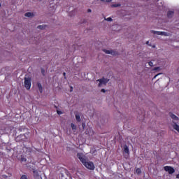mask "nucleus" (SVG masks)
<instances>
[{"label":"nucleus","mask_w":179,"mask_h":179,"mask_svg":"<svg viewBox=\"0 0 179 179\" xmlns=\"http://www.w3.org/2000/svg\"><path fill=\"white\" fill-rule=\"evenodd\" d=\"M164 170L165 171H167L169 174H174V173L176 172V170L174 169V168L169 166H164Z\"/></svg>","instance_id":"obj_4"},{"label":"nucleus","mask_w":179,"mask_h":179,"mask_svg":"<svg viewBox=\"0 0 179 179\" xmlns=\"http://www.w3.org/2000/svg\"><path fill=\"white\" fill-rule=\"evenodd\" d=\"M146 44H149V41H147V42H146Z\"/></svg>","instance_id":"obj_33"},{"label":"nucleus","mask_w":179,"mask_h":179,"mask_svg":"<svg viewBox=\"0 0 179 179\" xmlns=\"http://www.w3.org/2000/svg\"><path fill=\"white\" fill-rule=\"evenodd\" d=\"M124 157L127 159V155H124Z\"/></svg>","instance_id":"obj_35"},{"label":"nucleus","mask_w":179,"mask_h":179,"mask_svg":"<svg viewBox=\"0 0 179 179\" xmlns=\"http://www.w3.org/2000/svg\"><path fill=\"white\" fill-rule=\"evenodd\" d=\"M169 115H170L171 118H172V120H173V121H179V117H177L176 115L170 113Z\"/></svg>","instance_id":"obj_8"},{"label":"nucleus","mask_w":179,"mask_h":179,"mask_svg":"<svg viewBox=\"0 0 179 179\" xmlns=\"http://www.w3.org/2000/svg\"><path fill=\"white\" fill-rule=\"evenodd\" d=\"M0 7H1V3H0Z\"/></svg>","instance_id":"obj_37"},{"label":"nucleus","mask_w":179,"mask_h":179,"mask_svg":"<svg viewBox=\"0 0 179 179\" xmlns=\"http://www.w3.org/2000/svg\"><path fill=\"white\" fill-rule=\"evenodd\" d=\"M24 16H26V17H31L34 16V14H33V13L28 12L24 14Z\"/></svg>","instance_id":"obj_13"},{"label":"nucleus","mask_w":179,"mask_h":179,"mask_svg":"<svg viewBox=\"0 0 179 179\" xmlns=\"http://www.w3.org/2000/svg\"><path fill=\"white\" fill-rule=\"evenodd\" d=\"M63 76H64V79H66V73H65V72L63 73Z\"/></svg>","instance_id":"obj_27"},{"label":"nucleus","mask_w":179,"mask_h":179,"mask_svg":"<svg viewBox=\"0 0 179 179\" xmlns=\"http://www.w3.org/2000/svg\"><path fill=\"white\" fill-rule=\"evenodd\" d=\"M179 178V175L177 176V178Z\"/></svg>","instance_id":"obj_34"},{"label":"nucleus","mask_w":179,"mask_h":179,"mask_svg":"<svg viewBox=\"0 0 179 179\" xmlns=\"http://www.w3.org/2000/svg\"><path fill=\"white\" fill-rule=\"evenodd\" d=\"M33 173H34V178H36V179H39L40 178V171L34 169Z\"/></svg>","instance_id":"obj_6"},{"label":"nucleus","mask_w":179,"mask_h":179,"mask_svg":"<svg viewBox=\"0 0 179 179\" xmlns=\"http://www.w3.org/2000/svg\"><path fill=\"white\" fill-rule=\"evenodd\" d=\"M87 12H88V13H90L92 12V9L89 8V9L87 10Z\"/></svg>","instance_id":"obj_30"},{"label":"nucleus","mask_w":179,"mask_h":179,"mask_svg":"<svg viewBox=\"0 0 179 179\" xmlns=\"http://www.w3.org/2000/svg\"><path fill=\"white\" fill-rule=\"evenodd\" d=\"M148 64L150 66H153V62H149Z\"/></svg>","instance_id":"obj_24"},{"label":"nucleus","mask_w":179,"mask_h":179,"mask_svg":"<svg viewBox=\"0 0 179 179\" xmlns=\"http://www.w3.org/2000/svg\"><path fill=\"white\" fill-rule=\"evenodd\" d=\"M136 174H141L142 173V171L141 170V169L137 168L136 169Z\"/></svg>","instance_id":"obj_19"},{"label":"nucleus","mask_w":179,"mask_h":179,"mask_svg":"<svg viewBox=\"0 0 179 179\" xmlns=\"http://www.w3.org/2000/svg\"><path fill=\"white\" fill-rule=\"evenodd\" d=\"M73 87H71V90H70V92H73Z\"/></svg>","instance_id":"obj_31"},{"label":"nucleus","mask_w":179,"mask_h":179,"mask_svg":"<svg viewBox=\"0 0 179 179\" xmlns=\"http://www.w3.org/2000/svg\"><path fill=\"white\" fill-rule=\"evenodd\" d=\"M124 153H126L127 156H129V148H128V145H125L124 146Z\"/></svg>","instance_id":"obj_10"},{"label":"nucleus","mask_w":179,"mask_h":179,"mask_svg":"<svg viewBox=\"0 0 179 179\" xmlns=\"http://www.w3.org/2000/svg\"><path fill=\"white\" fill-rule=\"evenodd\" d=\"M57 113L59 115H61V114H62V112L59 111V110H57Z\"/></svg>","instance_id":"obj_26"},{"label":"nucleus","mask_w":179,"mask_h":179,"mask_svg":"<svg viewBox=\"0 0 179 179\" xmlns=\"http://www.w3.org/2000/svg\"><path fill=\"white\" fill-rule=\"evenodd\" d=\"M37 86L38 87L40 93H43V85H41V83H38Z\"/></svg>","instance_id":"obj_11"},{"label":"nucleus","mask_w":179,"mask_h":179,"mask_svg":"<svg viewBox=\"0 0 179 179\" xmlns=\"http://www.w3.org/2000/svg\"><path fill=\"white\" fill-rule=\"evenodd\" d=\"M173 15H174L173 11H168L167 17H173Z\"/></svg>","instance_id":"obj_14"},{"label":"nucleus","mask_w":179,"mask_h":179,"mask_svg":"<svg viewBox=\"0 0 179 179\" xmlns=\"http://www.w3.org/2000/svg\"><path fill=\"white\" fill-rule=\"evenodd\" d=\"M173 129H176V131H178L179 132V125L177 124V122H173Z\"/></svg>","instance_id":"obj_9"},{"label":"nucleus","mask_w":179,"mask_h":179,"mask_svg":"<svg viewBox=\"0 0 179 179\" xmlns=\"http://www.w3.org/2000/svg\"><path fill=\"white\" fill-rule=\"evenodd\" d=\"M20 179H29V178H27V176H26V175H22V176H21Z\"/></svg>","instance_id":"obj_21"},{"label":"nucleus","mask_w":179,"mask_h":179,"mask_svg":"<svg viewBox=\"0 0 179 179\" xmlns=\"http://www.w3.org/2000/svg\"><path fill=\"white\" fill-rule=\"evenodd\" d=\"M71 127L72 130L73 131V132H76V125H75V124H73V123H71Z\"/></svg>","instance_id":"obj_15"},{"label":"nucleus","mask_w":179,"mask_h":179,"mask_svg":"<svg viewBox=\"0 0 179 179\" xmlns=\"http://www.w3.org/2000/svg\"><path fill=\"white\" fill-rule=\"evenodd\" d=\"M102 2H111V0H101Z\"/></svg>","instance_id":"obj_23"},{"label":"nucleus","mask_w":179,"mask_h":179,"mask_svg":"<svg viewBox=\"0 0 179 179\" xmlns=\"http://www.w3.org/2000/svg\"><path fill=\"white\" fill-rule=\"evenodd\" d=\"M153 34H157V36H167V33L164 31H152Z\"/></svg>","instance_id":"obj_5"},{"label":"nucleus","mask_w":179,"mask_h":179,"mask_svg":"<svg viewBox=\"0 0 179 179\" xmlns=\"http://www.w3.org/2000/svg\"><path fill=\"white\" fill-rule=\"evenodd\" d=\"M103 52H105L106 54H110V55H115V52L113 51V50H108L107 49H103Z\"/></svg>","instance_id":"obj_7"},{"label":"nucleus","mask_w":179,"mask_h":179,"mask_svg":"<svg viewBox=\"0 0 179 179\" xmlns=\"http://www.w3.org/2000/svg\"><path fill=\"white\" fill-rule=\"evenodd\" d=\"M76 120L77 121V122H80L81 120H80V115L76 114Z\"/></svg>","instance_id":"obj_16"},{"label":"nucleus","mask_w":179,"mask_h":179,"mask_svg":"<svg viewBox=\"0 0 179 179\" xmlns=\"http://www.w3.org/2000/svg\"><path fill=\"white\" fill-rule=\"evenodd\" d=\"M160 69V67H155L154 71H159Z\"/></svg>","instance_id":"obj_25"},{"label":"nucleus","mask_w":179,"mask_h":179,"mask_svg":"<svg viewBox=\"0 0 179 179\" xmlns=\"http://www.w3.org/2000/svg\"><path fill=\"white\" fill-rule=\"evenodd\" d=\"M6 132V130L5 129H0V135H3Z\"/></svg>","instance_id":"obj_18"},{"label":"nucleus","mask_w":179,"mask_h":179,"mask_svg":"<svg viewBox=\"0 0 179 179\" xmlns=\"http://www.w3.org/2000/svg\"><path fill=\"white\" fill-rule=\"evenodd\" d=\"M37 29H40L41 30H44V29H45V25H39L37 27Z\"/></svg>","instance_id":"obj_17"},{"label":"nucleus","mask_w":179,"mask_h":179,"mask_svg":"<svg viewBox=\"0 0 179 179\" xmlns=\"http://www.w3.org/2000/svg\"><path fill=\"white\" fill-rule=\"evenodd\" d=\"M108 79L107 78H102L101 79H99L97 81L99 82L98 86L99 87H101V86H103V85H107V83H108Z\"/></svg>","instance_id":"obj_3"},{"label":"nucleus","mask_w":179,"mask_h":179,"mask_svg":"<svg viewBox=\"0 0 179 179\" xmlns=\"http://www.w3.org/2000/svg\"><path fill=\"white\" fill-rule=\"evenodd\" d=\"M161 5H163V3L161 2Z\"/></svg>","instance_id":"obj_36"},{"label":"nucleus","mask_w":179,"mask_h":179,"mask_svg":"<svg viewBox=\"0 0 179 179\" xmlns=\"http://www.w3.org/2000/svg\"><path fill=\"white\" fill-rule=\"evenodd\" d=\"M21 162H27V159L25 157H21Z\"/></svg>","instance_id":"obj_22"},{"label":"nucleus","mask_w":179,"mask_h":179,"mask_svg":"<svg viewBox=\"0 0 179 179\" xmlns=\"http://www.w3.org/2000/svg\"><path fill=\"white\" fill-rule=\"evenodd\" d=\"M41 72H42V73H44V72H45L44 69H42Z\"/></svg>","instance_id":"obj_32"},{"label":"nucleus","mask_w":179,"mask_h":179,"mask_svg":"<svg viewBox=\"0 0 179 179\" xmlns=\"http://www.w3.org/2000/svg\"><path fill=\"white\" fill-rule=\"evenodd\" d=\"M37 86L38 87L40 93H43V85H41V83H38Z\"/></svg>","instance_id":"obj_12"},{"label":"nucleus","mask_w":179,"mask_h":179,"mask_svg":"<svg viewBox=\"0 0 179 179\" xmlns=\"http://www.w3.org/2000/svg\"><path fill=\"white\" fill-rule=\"evenodd\" d=\"M77 157L82 162L83 166H85V167H86L89 170H94V169H95L94 164H93L90 161H87V159H86V157H85V155H83V154L78 153Z\"/></svg>","instance_id":"obj_1"},{"label":"nucleus","mask_w":179,"mask_h":179,"mask_svg":"<svg viewBox=\"0 0 179 179\" xmlns=\"http://www.w3.org/2000/svg\"><path fill=\"white\" fill-rule=\"evenodd\" d=\"M101 92H102V93H106V90L101 89Z\"/></svg>","instance_id":"obj_29"},{"label":"nucleus","mask_w":179,"mask_h":179,"mask_svg":"<svg viewBox=\"0 0 179 179\" xmlns=\"http://www.w3.org/2000/svg\"><path fill=\"white\" fill-rule=\"evenodd\" d=\"M105 20H106L107 22H113V18L109 17L105 19Z\"/></svg>","instance_id":"obj_20"},{"label":"nucleus","mask_w":179,"mask_h":179,"mask_svg":"<svg viewBox=\"0 0 179 179\" xmlns=\"http://www.w3.org/2000/svg\"><path fill=\"white\" fill-rule=\"evenodd\" d=\"M82 127H83V129H85V127H86V124L83 123V124H82Z\"/></svg>","instance_id":"obj_28"},{"label":"nucleus","mask_w":179,"mask_h":179,"mask_svg":"<svg viewBox=\"0 0 179 179\" xmlns=\"http://www.w3.org/2000/svg\"><path fill=\"white\" fill-rule=\"evenodd\" d=\"M24 86L27 90H30L31 87V78H24Z\"/></svg>","instance_id":"obj_2"}]
</instances>
